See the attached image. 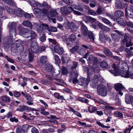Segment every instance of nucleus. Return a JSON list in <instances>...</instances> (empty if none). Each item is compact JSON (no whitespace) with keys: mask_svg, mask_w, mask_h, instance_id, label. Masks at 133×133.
Listing matches in <instances>:
<instances>
[{"mask_svg":"<svg viewBox=\"0 0 133 133\" xmlns=\"http://www.w3.org/2000/svg\"><path fill=\"white\" fill-rule=\"evenodd\" d=\"M78 48V46H75L71 49L70 51L72 53H74L76 51H77Z\"/></svg>","mask_w":133,"mask_h":133,"instance_id":"obj_56","label":"nucleus"},{"mask_svg":"<svg viewBox=\"0 0 133 133\" xmlns=\"http://www.w3.org/2000/svg\"><path fill=\"white\" fill-rule=\"evenodd\" d=\"M73 9L71 7L66 6L61 7L60 9V10L61 14L64 15H66L72 12Z\"/></svg>","mask_w":133,"mask_h":133,"instance_id":"obj_6","label":"nucleus"},{"mask_svg":"<svg viewBox=\"0 0 133 133\" xmlns=\"http://www.w3.org/2000/svg\"><path fill=\"white\" fill-rule=\"evenodd\" d=\"M78 99L79 101L82 102L86 103H87L89 102V101L87 99H85L84 98L79 97L78 98Z\"/></svg>","mask_w":133,"mask_h":133,"instance_id":"obj_53","label":"nucleus"},{"mask_svg":"<svg viewBox=\"0 0 133 133\" xmlns=\"http://www.w3.org/2000/svg\"><path fill=\"white\" fill-rule=\"evenodd\" d=\"M2 101L4 103L9 102H10V99L8 96H3L1 98Z\"/></svg>","mask_w":133,"mask_h":133,"instance_id":"obj_34","label":"nucleus"},{"mask_svg":"<svg viewBox=\"0 0 133 133\" xmlns=\"http://www.w3.org/2000/svg\"><path fill=\"white\" fill-rule=\"evenodd\" d=\"M32 133H38L39 130L35 127L32 128L31 130Z\"/></svg>","mask_w":133,"mask_h":133,"instance_id":"obj_59","label":"nucleus"},{"mask_svg":"<svg viewBox=\"0 0 133 133\" xmlns=\"http://www.w3.org/2000/svg\"><path fill=\"white\" fill-rule=\"evenodd\" d=\"M97 110L96 108L90 105L89 106L88 108V110L91 113H93L95 112Z\"/></svg>","mask_w":133,"mask_h":133,"instance_id":"obj_40","label":"nucleus"},{"mask_svg":"<svg viewBox=\"0 0 133 133\" xmlns=\"http://www.w3.org/2000/svg\"><path fill=\"white\" fill-rule=\"evenodd\" d=\"M5 9L10 14H13L15 13V11L14 10L10 8L8 6H6Z\"/></svg>","mask_w":133,"mask_h":133,"instance_id":"obj_43","label":"nucleus"},{"mask_svg":"<svg viewBox=\"0 0 133 133\" xmlns=\"http://www.w3.org/2000/svg\"><path fill=\"white\" fill-rule=\"evenodd\" d=\"M15 13L16 15L19 17H21L24 14L23 10L20 8H18L16 10Z\"/></svg>","mask_w":133,"mask_h":133,"instance_id":"obj_23","label":"nucleus"},{"mask_svg":"<svg viewBox=\"0 0 133 133\" xmlns=\"http://www.w3.org/2000/svg\"><path fill=\"white\" fill-rule=\"evenodd\" d=\"M96 14L98 15H100L102 13V10L101 8H99L96 11Z\"/></svg>","mask_w":133,"mask_h":133,"instance_id":"obj_64","label":"nucleus"},{"mask_svg":"<svg viewBox=\"0 0 133 133\" xmlns=\"http://www.w3.org/2000/svg\"><path fill=\"white\" fill-rule=\"evenodd\" d=\"M34 13L36 16H37L39 13L40 14V9L38 8L35 9L34 10Z\"/></svg>","mask_w":133,"mask_h":133,"instance_id":"obj_54","label":"nucleus"},{"mask_svg":"<svg viewBox=\"0 0 133 133\" xmlns=\"http://www.w3.org/2000/svg\"><path fill=\"white\" fill-rule=\"evenodd\" d=\"M88 34L91 41H94V37L92 32H89Z\"/></svg>","mask_w":133,"mask_h":133,"instance_id":"obj_51","label":"nucleus"},{"mask_svg":"<svg viewBox=\"0 0 133 133\" xmlns=\"http://www.w3.org/2000/svg\"><path fill=\"white\" fill-rule=\"evenodd\" d=\"M57 29L56 27L51 26L49 27L48 29L49 31H51L52 32H55L57 31Z\"/></svg>","mask_w":133,"mask_h":133,"instance_id":"obj_47","label":"nucleus"},{"mask_svg":"<svg viewBox=\"0 0 133 133\" xmlns=\"http://www.w3.org/2000/svg\"><path fill=\"white\" fill-rule=\"evenodd\" d=\"M54 49L55 52L59 55H62L64 52L63 49L57 45L54 46Z\"/></svg>","mask_w":133,"mask_h":133,"instance_id":"obj_14","label":"nucleus"},{"mask_svg":"<svg viewBox=\"0 0 133 133\" xmlns=\"http://www.w3.org/2000/svg\"><path fill=\"white\" fill-rule=\"evenodd\" d=\"M50 13L51 16L52 17H55L58 14L57 12L56 11V10H51L50 11Z\"/></svg>","mask_w":133,"mask_h":133,"instance_id":"obj_37","label":"nucleus"},{"mask_svg":"<svg viewBox=\"0 0 133 133\" xmlns=\"http://www.w3.org/2000/svg\"><path fill=\"white\" fill-rule=\"evenodd\" d=\"M46 8H41L40 9V14H47L48 13V10Z\"/></svg>","mask_w":133,"mask_h":133,"instance_id":"obj_48","label":"nucleus"},{"mask_svg":"<svg viewBox=\"0 0 133 133\" xmlns=\"http://www.w3.org/2000/svg\"><path fill=\"white\" fill-rule=\"evenodd\" d=\"M30 4L34 8H40L41 6V4L37 2H36L34 0H29Z\"/></svg>","mask_w":133,"mask_h":133,"instance_id":"obj_15","label":"nucleus"},{"mask_svg":"<svg viewBox=\"0 0 133 133\" xmlns=\"http://www.w3.org/2000/svg\"><path fill=\"white\" fill-rule=\"evenodd\" d=\"M31 50L33 53H37L39 50V45L36 40L32 41L30 44Z\"/></svg>","mask_w":133,"mask_h":133,"instance_id":"obj_4","label":"nucleus"},{"mask_svg":"<svg viewBox=\"0 0 133 133\" xmlns=\"http://www.w3.org/2000/svg\"><path fill=\"white\" fill-rule=\"evenodd\" d=\"M90 78L89 77L87 78L86 80L84 78H81L78 81V83L81 86H83L84 84L87 85L90 82Z\"/></svg>","mask_w":133,"mask_h":133,"instance_id":"obj_10","label":"nucleus"},{"mask_svg":"<svg viewBox=\"0 0 133 133\" xmlns=\"http://www.w3.org/2000/svg\"><path fill=\"white\" fill-rule=\"evenodd\" d=\"M20 108H21V110L22 111H24L25 110H26L27 109V106H25L24 105H21L19 106Z\"/></svg>","mask_w":133,"mask_h":133,"instance_id":"obj_61","label":"nucleus"},{"mask_svg":"<svg viewBox=\"0 0 133 133\" xmlns=\"http://www.w3.org/2000/svg\"><path fill=\"white\" fill-rule=\"evenodd\" d=\"M125 102L127 104H129L131 103L132 104V96H130L128 94H126L125 95Z\"/></svg>","mask_w":133,"mask_h":133,"instance_id":"obj_21","label":"nucleus"},{"mask_svg":"<svg viewBox=\"0 0 133 133\" xmlns=\"http://www.w3.org/2000/svg\"><path fill=\"white\" fill-rule=\"evenodd\" d=\"M16 44L17 46H18L19 45V44H23L24 43V42L22 41L20 39H18L16 40Z\"/></svg>","mask_w":133,"mask_h":133,"instance_id":"obj_60","label":"nucleus"},{"mask_svg":"<svg viewBox=\"0 0 133 133\" xmlns=\"http://www.w3.org/2000/svg\"><path fill=\"white\" fill-rule=\"evenodd\" d=\"M61 38L63 41L64 42L67 41V43L68 45L69 46H70L71 45L67 41V35H65L63 36Z\"/></svg>","mask_w":133,"mask_h":133,"instance_id":"obj_49","label":"nucleus"},{"mask_svg":"<svg viewBox=\"0 0 133 133\" xmlns=\"http://www.w3.org/2000/svg\"><path fill=\"white\" fill-rule=\"evenodd\" d=\"M88 14L90 15H92L94 16L96 15V13L93 10L91 9L89 10Z\"/></svg>","mask_w":133,"mask_h":133,"instance_id":"obj_57","label":"nucleus"},{"mask_svg":"<svg viewBox=\"0 0 133 133\" xmlns=\"http://www.w3.org/2000/svg\"><path fill=\"white\" fill-rule=\"evenodd\" d=\"M19 34L25 38L30 37L31 40L35 39L36 36V34L34 32L30 31L26 28L21 29L19 31Z\"/></svg>","mask_w":133,"mask_h":133,"instance_id":"obj_1","label":"nucleus"},{"mask_svg":"<svg viewBox=\"0 0 133 133\" xmlns=\"http://www.w3.org/2000/svg\"><path fill=\"white\" fill-rule=\"evenodd\" d=\"M35 25H36V28L39 33H41L43 30H47L48 31L49 28L47 25L43 24L40 25L38 24L37 23H36L35 24Z\"/></svg>","mask_w":133,"mask_h":133,"instance_id":"obj_9","label":"nucleus"},{"mask_svg":"<svg viewBox=\"0 0 133 133\" xmlns=\"http://www.w3.org/2000/svg\"><path fill=\"white\" fill-rule=\"evenodd\" d=\"M90 17L88 16H84L83 18V20L85 22H87L88 21H89L90 20Z\"/></svg>","mask_w":133,"mask_h":133,"instance_id":"obj_62","label":"nucleus"},{"mask_svg":"<svg viewBox=\"0 0 133 133\" xmlns=\"http://www.w3.org/2000/svg\"><path fill=\"white\" fill-rule=\"evenodd\" d=\"M114 114L115 116L117 117L123 118V114L121 112L118 111H116L114 112Z\"/></svg>","mask_w":133,"mask_h":133,"instance_id":"obj_35","label":"nucleus"},{"mask_svg":"<svg viewBox=\"0 0 133 133\" xmlns=\"http://www.w3.org/2000/svg\"><path fill=\"white\" fill-rule=\"evenodd\" d=\"M104 53L106 55L111 56H112V52L107 49H104Z\"/></svg>","mask_w":133,"mask_h":133,"instance_id":"obj_36","label":"nucleus"},{"mask_svg":"<svg viewBox=\"0 0 133 133\" xmlns=\"http://www.w3.org/2000/svg\"><path fill=\"white\" fill-rule=\"evenodd\" d=\"M102 22L105 24H106L110 26H112V24L111 22L108 19L105 18L103 17L102 18Z\"/></svg>","mask_w":133,"mask_h":133,"instance_id":"obj_31","label":"nucleus"},{"mask_svg":"<svg viewBox=\"0 0 133 133\" xmlns=\"http://www.w3.org/2000/svg\"><path fill=\"white\" fill-rule=\"evenodd\" d=\"M115 88L117 91L118 90H124L125 88L123 87L122 84L121 83H117L115 85Z\"/></svg>","mask_w":133,"mask_h":133,"instance_id":"obj_19","label":"nucleus"},{"mask_svg":"<svg viewBox=\"0 0 133 133\" xmlns=\"http://www.w3.org/2000/svg\"><path fill=\"white\" fill-rule=\"evenodd\" d=\"M104 32L103 30H101L99 34V39L101 42H103L104 40V37L105 36Z\"/></svg>","mask_w":133,"mask_h":133,"instance_id":"obj_27","label":"nucleus"},{"mask_svg":"<svg viewBox=\"0 0 133 133\" xmlns=\"http://www.w3.org/2000/svg\"><path fill=\"white\" fill-rule=\"evenodd\" d=\"M131 39V37L130 35L128 33L125 34L123 41L126 42V45L127 47L132 45V44L130 42Z\"/></svg>","mask_w":133,"mask_h":133,"instance_id":"obj_8","label":"nucleus"},{"mask_svg":"<svg viewBox=\"0 0 133 133\" xmlns=\"http://www.w3.org/2000/svg\"><path fill=\"white\" fill-rule=\"evenodd\" d=\"M40 41L42 42H44L46 40V36L44 35H43L42 36L40 37Z\"/></svg>","mask_w":133,"mask_h":133,"instance_id":"obj_63","label":"nucleus"},{"mask_svg":"<svg viewBox=\"0 0 133 133\" xmlns=\"http://www.w3.org/2000/svg\"><path fill=\"white\" fill-rule=\"evenodd\" d=\"M98 92L102 96H106L107 94V90L106 87L103 84H101L98 87Z\"/></svg>","mask_w":133,"mask_h":133,"instance_id":"obj_2","label":"nucleus"},{"mask_svg":"<svg viewBox=\"0 0 133 133\" xmlns=\"http://www.w3.org/2000/svg\"><path fill=\"white\" fill-rule=\"evenodd\" d=\"M114 31L117 33H113L111 34V36L113 40L115 42H117L118 41L120 38V35H124L122 31L115 30Z\"/></svg>","mask_w":133,"mask_h":133,"instance_id":"obj_3","label":"nucleus"},{"mask_svg":"<svg viewBox=\"0 0 133 133\" xmlns=\"http://www.w3.org/2000/svg\"><path fill=\"white\" fill-rule=\"evenodd\" d=\"M78 75V74L77 71L74 72L72 75V76L70 79L69 80V82H71L72 81L74 84H75L77 82H78V81L77 79V77Z\"/></svg>","mask_w":133,"mask_h":133,"instance_id":"obj_11","label":"nucleus"},{"mask_svg":"<svg viewBox=\"0 0 133 133\" xmlns=\"http://www.w3.org/2000/svg\"><path fill=\"white\" fill-rule=\"evenodd\" d=\"M81 26L82 27L81 34L85 36H87L89 32L88 31L87 27L84 24L82 23L81 24Z\"/></svg>","mask_w":133,"mask_h":133,"instance_id":"obj_13","label":"nucleus"},{"mask_svg":"<svg viewBox=\"0 0 133 133\" xmlns=\"http://www.w3.org/2000/svg\"><path fill=\"white\" fill-rule=\"evenodd\" d=\"M116 21L118 24L124 26H126L125 22H124V19L122 18H118L116 19Z\"/></svg>","mask_w":133,"mask_h":133,"instance_id":"obj_22","label":"nucleus"},{"mask_svg":"<svg viewBox=\"0 0 133 133\" xmlns=\"http://www.w3.org/2000/svg\"><path fill=\"white\" fill-rule=\"evenodd\" d=\"M25 98L26 99L27 101H32L33 100V98L31 97L28 94H27L25 96Z\"/></svg>","mask_w":133,"mask_h":133,"instance_id":"obj_52","label":"nucleus"},{"mask_svg":"<svg viewBox=\"0 0 133 133\" xmlns=\"http://www.w3.org/2000/svg\"><path fill=\"white\" fill-rule=\"evenodd\" d=\"M100 66L102 68H106L108 66L107 64L105 61H103L101 63Z\"/></svg>","mask_w":133,"mask_h":133,"instance_id":"obj_50","label":"nucleus"},{"mask_svg":"<svg viewBox=\"0 0 133 133\" xmlns=\"http://www.w3.org/2000/svg\"><path fill=\"white\" fill-rule=\"evenodd\" d=\"M114 15L117 17H120L123 16L124 15V13L122 11L118 10L115 12Z\"/></svg>","mask_w":133,"mask_h":133,"instance_id":"obj_30","label":"nucleus"},{"mask_svg":"<svg viewBox=\"0 0 133 133\" xmlns=\"http://www.w3.org/2000/svg\"><path fill=\"white\" fill-rule=\"evenodd\" d=\"M23 24L26 26L29 27L31 29H32V25L31 22L29 21H25L22 23Z\"/></svg>","mask_w":133,"mask_h":133,"instance_id":"obj_25","label":"nucleus"},{"mask_svg":"<svg viewBox=\"0 0 133 133\" xmlns=\"http://www.w3.org/2000/svg\"><path fill=\"white\" fill-rule=\"evenodd\" d=\"M40 8H46L48 9L50 8V7L46 2H44L42 4H41V6Z\"/></svg>","mask_w":133,"mask_h":133,"instance_id":"obj_41","label":"nucleus"},{"mask_svg":"<svg viewBox=\"0 0 133 133\" xmlns=\"http://www.w3.org/2000/svg\"><path fill=\"white\" fill-rule=\"evenodd\" d=\"M54 96L55 97L58 99L60 98L62 99H63L64 100L63 96H61L58 93L56 92L54 93Z\"/></svg>","mask_w":133,"mask_h":133,"instance_id":"obj_46","label":"nucleus"},{"mask_svg":"<svg viewBox=\"0 0 133 133\" xmlns=\"http://www.w3.org/2000/svg\"><path fill=\"white\" fill-rule=\"evenodd\" d=\"M93 79L92 80V82H94L95 83H97L98 81H99L101 82H102L103 80L104 79L101 76L98 75H95Z\"/></svg>","mask_w":133,"mask_h":133,"instance_id":"obj_16","label":"nucleus"},{"mask_svg":"<svg viewBox=\"0 0 133 133\" xmlns=\"http://www.w3.org/2000/svg\"><path fill=\"white\" fill-rule=\"evenodd\" d=\"M47 61V58L45 56H43L41 57L40 61L41 63L42 64H44L46 63Z\"/></svg>","mask_w":133,"mask_h":133,"instance_id":"obj_28","label":"nucleus"},{"mask_svg":"<svg viewBox=\"0 0 133 133\" xmlns=\"http://www.w3.org/2000/svg\"><path fill=\"white\" fill-rule=\"evenodd\" d=\"M48 40L50 43H51L52 44L54 45H57L58 44L56 42V41L53 39H52L51 38H49L48 39Z\"/></svg>","mask_w":133,"mask_h":133,"instance_id":"obj_55","label":"nucleus"},{"mask_svg":"<svg viewBox=\"0 0 133 133\" xmlns=\"http://www.w3.org/2000/svg\"><path fill=\"white\" fill-rule=\"evenodd\" d=\"M5 3L10 6H13L15 4L13 0H3Z\"/></svg>","mask_w":133,"mask_h":133,"instance_id":"obj_38","label":"nucleus"},{"mask_svg":"<svg viewBox=\"0 0 133 133\" xmlns=\"http://www.w3.org/2000/svg\"><path fill=\"white\" fill-rule=\"evenodd\" d=\"M17 133H26L25 131H24L22 129L21 127H18L16 130Z\"/></svg>","mask_w":133,"mask_h":133,"instance_id":"obj_45","label":"nucleus"},{"mask_svg":"<svg viewBox=\"0 0 133 133\" xmlns=\"http://www.w3.org/2000/svg\"><path fill=\"white\" fill-rule=\"evenodd\" d=\"M112 66L114 69V70H109V71L115 76L118 75L119 73V68L117 67L114 63L112 64Z\"/></svg>","mask_w":133,"mask_h":133,"instance_id":"obj_12","label":"nucleus"},{"mask_svg":"<svg viewBox=\"0 0 133 133\" xmlns=\"http://www.w3.org/2000/svg\"><path fill=\"white\" fill-rule=\"evenodd\" d=\"M9 36L10 38L7 40V42H6V44H10L12 43V37L13 36H15L17 34V31L16 29H9Z\"/></svg>","mask_w":133,"mask_h":133,"instance_id":"obj_7","label":"nucleus"},{"mask_svg":"<svg viewBox=\"0 0 133 133\" xmlns=\"http://www.w3.org/2000/svg\"><path fill=\"white\" fill-rule=\"evenodd\" d=\"M71 23L69 22L68 20L66 21L64 24V27L67 29H69L71 28Z\"/></svg>","mask_w":133,"mask_h":133,"instance_id":"obj_33","label":"nucleus"},{"mask_svg":"<svg viewBox=\"0 0 133 133\" xmlns=\"http://www.w3.org/2000/svg\"><path fill=\"white\" fill-rule=\"evenodd\" d=\"M116 6L119 9H120L122 7V2L120 0H116L115 2Z\"/></svg>","mask_w":133,"mask_h":133,"instance_id":"obj_29","label":"nucleus"},{"mask_svg":"<svg viewBox=\"0 0 133 133\" xmlns=\"http://www.w3.org/2000/svg\"><path fill=\"white\" fill-rule=\"evenodd\" d=\"M68 73V71L66 68L63 67L62 68V73L64 75Z\"/></svg>","mask_w":133,"mask_h":133,"instance_id":"obj_58","label":"nucleus"},{"mask_svg":"<svg viewBox=\"0 0 133 133\" xmlns=\"http://www.w3.org/2000/svg\"><path fill=\"white\" fill-rule=\"evenodd\" d=\"M69 40L70 41L73 42L75 41L76 39V37L74 34L70 35L68 37Z\"/></svg>","mask_w":133,"mask_h":133,"instance_id":"obj_32","label":"nucleus"},{"mask_svg":"<svg viewBox=\"0 0 133 133\" xmlns=\"http://www.w3.org/2000/svg\"><path fill=\"white\" fill-rule=\"evenodd\" d=\"M45 70L48 72H51L53 70L52 66L49 64H47L45 66Z\"/></svg>","mask_w":133,"mask_h":133,"instance_id":"obj_42","label":"nucleus"},{"mask_svg":"<svg viewBox=\"0 0 133 133\" xmlns=\"http://www.w3.org/2000/svg\"><path fill=\"white\" fill-rule=\"evenodd\" d=\"M120 49H121V51H122L124 49L125 51L127 52L128 55L129 56L131 54L132 51L131 50H133V47H130V49L128 48H126L125 49L124 46H122L120 48Z\"/></svg>","mask_w":133,"mask_h":133,"instance_id":"obj_18","label":"nucleus"},{"mask_svg":"<svg viewBox=\"0 0 133 133\" xmlns=\"http://www.w3.org/2000/svg\"><path fill=\"white\" fill-rule=\"evenodd\" d=\"M120 75L122 76L125 78H133V72L132 71L130 70L129 69L125 70V71L121 72Z\"/></svg>","mask_w":133,"mask_h":133,"instance_id":"obj_5","label":"nucleus"},{"mask_svg":"<svg viewBox=\"0 0 133 133\" xmlns=\"http://www.w3.org/2000/svg\"><path fill=\"white\" fill-rule=\"evenodd\" d=\"M17 25L16 23L14 22L9 23L8 25V29H16Z\"/></svg>","mask_w":133,"mask_h":133,"instance_id":"obj_24","label":"nucleus"},{"mask_svg":"<svg viewBox=\"0 0 133 133\" xmlns=\"http://www.w3.org/2000/svg\"><path fill=\"white\" fill-rule=\"evenodd\" d=\"M133 11L132 6H131L130 8L128 6H127L125 9V15L126 16L129 14L131 13Z\"/></svg>","mask_w":133,"mask_h":133,"instance_id":"obj_26","label":"nucleus"},{"mask_svg":"<svg viewBox=\"0 0 133 133\" xmlns=\"http://www.w3.org/2000/svg\"><path fill=\"white\" fill-rule=\"evenodd\" d=\"M72 6V8L76 10H78L81 11H83V9L78 5H76V4H73Z\"/></svg>","mask_w":133,"mask_h":133,"instance_id":"obj_39","label":"nucleus"},{"mask_svg":"<svg viewBox=\"0 0 133 133\" xmlns=\"http://www.w3.org/2000/svg\"><path fill=\"white\" fill-rule=\"evenodd\" d=\"M121 65L122 66H121V69L120 71V73L121 72H123L129 69L128 65L126 63H123L121 64Z\"/></svg>","mask_w":133,"mask_h":133,"instance_id":"obj_20","label":"nucleus"},{"mask_svg":"<svg viewBox=\"0 0 133 133\" xmlns=\"http://www.w3.org/2000/svg\"><path fill=\"white\" fill-rule=\"evenodd\" d=\"M54 56L56 63L57 64L60 63L61 62V61L58 56L57 55H55Z\"/></svg>","mask_w":133,"mask_h":133,"instance_id":"obj_44","label":"nucleus"},{"mask_svg":"<svg viewBox=\"0 0 133 133\" xmlns=\"http://www.w3.org/2000/svg\"><path fill=\"white\" fill-rule=\"evenodd\" d=\"M97 58L96 57H95L92 55H90L89 56V58L88 59V63L91 64L93 63H96L97 62Z\"/></svg>","mask_w":133,"mask_h":133,"instance_id":"obj_17","label":"nucleus"}]
</instances>
